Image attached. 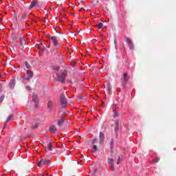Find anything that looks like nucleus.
<instances>
[{
  "label": "nucleus",
  "instance_id": "obj_1",
  "mask_svg": "<svg viewBox=\"0 0 176 176\" xmlns=\"http://www.w3.org/2000/svg\"><path fill=\"white\" fill-rule=\"evenodd\" d=\"M67 75H68V72L67 70H64L57 75V80L60 82V83H65V78H67Z\"/></svg>",
  "mask_w": 176,
  "mask_h": 176
},
{
  "label": "nucleus",
  "instance_id": "obj_2",
  "mask_svg": "<svg viewBox=\"0 0 176 176\" xmlns=\"http://www.w3.org/2000/svg\"><path fill=\"white\" fill-rule=\"evenodd\" d=\"M60 102L63 108H65V107H67V104H68V101H67V98H65V96L64 95V94H61L60 95Z\"/></svg>",
  "mask_w": 176,
  "mask_h": 176
},
{
  "label": "nucleus",
  "instance_id": "obj_3",
  "mask_svg": "<svg viewBox=\"0 0 176 176\" xmlns=\"http://www.w3.org/2000/svg\"><path fill=\"white\" fill-rule=\"evenodd\" d=\"M26 75L23 77V80H30L34 76V73L31 70H27Z\"/></svg>",
  "mask_w": 176,
  "mask_h": 176
},
{
  "label": "nucleus",
  "instance_id": "obj_4",
  "mask_svg": "<svg viewBox=\"0 0 176 176\" xmlns=\"http://www.w3.org/2000/svg\"><path fill=\"white\" fill-rule=\"evenodd\" d=\"M50 40L52 41V43H54V46H55V47H60V44H58L57 36H52L50 37Z\"/></svg>",
  "mask_w": 176,
  "mask_h": 176
},
{
  "label": "nucleus",
  "instance_id": "obj_5",
  "mask_svg": "<svg viewBox=\"0 0 176 176\" xmlns=\"http://www.w3.org/2000/svg\"><path fill=\"white\" fill-rule=\"evenodd\" d=\"M124 42L127 43L128 45L129 46V49H134V45L133 44L131 39H130L129 37H124Z\"/></svg>",
  "mask_w": 176,
  "mask_h": 176
},
{
  "label": "nucleus",
  "instance_id": "obj_6",
  "mask_svg": "<svg viewBox=\"0 0 176 176\" xmlns=\"http://www.w3.org/2000/svg\"><path fill=\"white\" fill-rule=\"evenodd\" d=\"M53 109H54V104L53 103V102L52 100H50L47 102V112H52V111H53Z\"/></svg>",
  "mask_w": 176,
  "mask_h": 176
},
{
  "label": "nucleus",
  "instance_id": "obj_7",
  "mask_svg": "<svg viewBox=\"0 0 176 176\" xmlns=\"http://www.w3.org/2000/svg\"><path fill=\"white\" fill-rule=\"evenodd\" d=\"M107 163L110 164V168H111L112 171H115V162L113 161V159L109 158L107 160Z\"/></svg>",
  "mask_w": 176,
  "mask_h": 176
},
{
  "label": "nucleus",
  "instance_id": "obj_8",
  "mask_svg": "<svg viewBox=\"0 0 176 176\" xmlns=\"http://www.w3.org/2000/svg\"><path fill=\"white\" fill-rule=\"evenodd\" d=\"M45 151L46 152L48 151H53V146H52V143L50 142H47L45 144Z\"/></svg>",
  "mask_w": 176,
  "mask_h": 176
},
{
  "label": "nucleus",
  "instance_id": "obj_9",
  "mask_svg": "<svg viewBox=\"0 0 176 176\" xmlns=\"http://www.w3.org/2000/svg\"><path fill=\"white\" fill-rule=\"evenodd\" d=\"M104 140H105V134H104L102 132H100L99 135V143L100 144H104Z\"/></svg>",
  "mask_w": 176,
  "mask_h": 176
},
{
  "label": "nucleus",
  "instance_id": "obj_10",
  "mask_svg": "<svg viewBox=\"0 0 176 176\" xmlns=\"http://www.w3.org/2000/svg\"><path fill=\"white\" fill-rule=\"evenodd\" d=\"M35 6H38V0H32L28 9H32V8H35Z\"/></svg>",
  "mask_w": 176,
  "mask_h": 176
},
{
  "label": "nucleus",
  "instance_id": "obj_11",
  "mask_svg": "<svg viewBox=\"0 0 176 176\" xmlns=\"http://www.w3.org/2000/svg\"><path fill=\"white\" fill-rule=\"evenodd\" d=\"M19 43L22 47H24V45H27V43L25 42V40H24L23 37L20 38Z\"/></svg>",
  "mask_w": 176,
  "mask_h": 176
},
{
  "label": "nucleus",
  "instance_id": "obj_12",
  "mask_svg": "<svg viewBox=\"0 0 176 176\" xmlns=\"http://www.w3.org/2000/svg\"><path fill=\"white\" fill-rule=\"evenodd\" d=\"M115 124V133H118L119 131V122L118 121H114Z\"/></svg>",
  "mask_w": 176,
  "mask_h": 176
},
{
  "label": "nucleus",
  "instance_id": "obj_13",
  "mask_svg": "<svg viewBox=\"0 0 176 176\" xmlns=\"http://www.w3.org/2000/svg\"><path fill=\"white\" fill-rule=\"evenodd\" d=\"M49 130L51 131V133H56V131H57V128L52 125L50 127Z\"/></svg>",
  "mask_w": 176,
  "mask_h": 176
},
{
  "label": "nucleus",
  "instance_id": "obj_14",
  "mask_svg": "<svg viewBox=\"0 0 176 176\" xmlns=\"http://www.w3.org/2000/svg\"><path fill=\"white\" fill-rule=\"evenodd\" d=\"M123 81L124 82H129V76L127 75V73L123 74Z\"/></svg>",
  "mask_w": 176,
  "mask_h": 176
},
{
  "label": "nucleus",
  "instance_id": "obj_15",
  "mask_svg": "<svg viewBox=\"0 0 176 176\" xmlns=\"http://www.w3.org/2000/svg\"><path fill=\"white\" fill-rule=\"evenodd\" d=\"M15 85H16V80H11L10 82V87L11 89H13Z\"/></svg>",
  "mask_w": 176,
  "mask_h": 176
},
{
  "label": "nucleus",
  "instance_id": "obj_16",
  "mask_svg": "<svg viewBox=\"0 0 176 176\" xmlns=\"http://www.w3.org/2000/svg\"><path fill=\"white\" fill-rule=\"evenodd\" d=\"M25 67L27 68L28 71L31 69V65L27 61L25 62Z\"/></svg>",
  "mask_w": 176,
  "mask_h": 176
},
{
  "label": "nucleus",
  "instance_id": "obj_17",
  "mask_svg": "<svg viewBox=\"0 0 176 176\" xmlns=\"http://www.w3.org/2000/svg\"><path fill=\"white\" fill-rule=\"evenodd\" d=\"M13 119V114H10V116H8L7 120H6V123L9 122V120H12Z\"/></svg>",
  "mask_w": 176,
  "mask_h": 176
},
{
  "label": "nucleus",
  "instance_id": "obj_18",
  "mask_svg": "<svg viewBox=\"0 0 176 176\" xmlns=\"http://www.w3.org/2000/svg\"><path fill=\"white\" fill-rule=\"evenodd\" d=\"M49 163H50V160H45L43 162V166H46V165L49 164Z\"/></svg>",
  "mask_w": 176,
  "mask_h": 176
},
{
  "label": "nucleus",
  "instance_id": "obj_19",
  "mask_svg": "<svg viewBox=\"0 0 176 176\" xmlns=\"http://www.w3.org/2000/svg\"><path fill=\"white\" fill-rule=\"evenodd\" d=\"M113 118H118V116H119V113H118V111L113 109Z\"/></svg>",
  "mask_w": 176,
  "mask_h": 176
},
{
  "label": "nucleus",
  "instance_id": "obj_20",
  "mask_svg": "<svg viewBox=\"0 0 176 176\" xmlns=\"http://www.w3.org/2000/svg\"><path fill=\"white\" fill-rule=\"evenodd\" d=\"M32 100H34V101H36L37 98H38V96H36V94H33L32 95Z\"/></svg>",
  "mask_w": 176,
  "mask_h": 176
},
{
  "label": "nucleus",
  "instance_id": "obj_21",
  "mask_svg": "<svg viewBox=\"0 0 176 176\" xmlns=\"http://www.w3.org/2000/svg\"><path fill=\"white\" fill-rule=\"evenodd\" d=\"M93 152H97V151H98V148L97 147L96 145L93 146Z\"/></svg>",
  "mask_w": 176,
  "mask_h": 176
},
{
  "label": "nucleus",
  "instance_id": "obj_22",
  "mask_svg": "<svg viewBox=\"0 0 176 176\" xmlns=\"http://www.w3.org/2000/svg\"><path fill=\"white\" fill-rule=\"evenodd\" d=\"M103 25H104L102 24V23H99L98 24V25H96V27H98V28H99V29H101V28H102Z\"/></svg>",
  "mask_w": 176,
  "mask_h": 176
},
{
  "label": "nucleus",
  "instance_id": "obj_23",
  "mask_svg": "<svg viewBox=\"0 0 176 176\" xmlns=\"http://www.w3.org/2000/svg\"><path fill=\"white\" fill-rule=\"evenodd\" d=\"M38 167H41V166H43V160H40L38 162Z\"/></svg>",
  "mask_w": 176,
  "mask_h": 176
},
{
  "label": "nucleus",
  "instance_id": "obj_24",
  "mask_svg": "<svg viewBox=\"0 0 176 176\" xmlns=\"http://www.w3.org/2000/svg\"><path fill=\"white\" fill-rule=\"evenodd\" d=\"M107 90L109 91V94H111V93H112V87L109 86Z\"/></svg>",
  "mask_w": 176,
  "mask_h": 176
},
{
  "label": "nucleus",
  "instance_id": "obj_25",
  "mask_svg": "<svg viewBox=\"0 0 176 176\" xmlns=\"http://www.w3.org/2000/svg\"><path fill=\"white\" fill-rule=\"evenodd\" d=\"M26 17H27V14L23 13V15L21 16V20H25Z\"/></svg>",
  "mask_w": 176,
  "mask_h": 176
},
{
  "label": "nucleus",
  "instance_id": "obj_26",
  "mask_svg": "<svg viewBox=\"0 0 176 176\" xmlns=\"http://www.w3.org/2000/svg\"><path fill=\"white\" fill-rule=\"evenodd\" d=\"M3 100H5V96L2 95L0 97V103L2 102L3 101Z\"/></svg>",
  "mask_w": 176,
  "mask_h": 176
},
{
  "label": "nucleus",
  "instance_id": "obj_27",
  "mask_svg": "<svg viewBox=\"0 0 176 176\" xmlns=\"http://www.w3.org/2000/svg\"><path fill=\"white\" fill-rule=\"evenodd\" d=\"M110 148H113V139H112L110 142Z\"/></svg>",
  "mask_w": 176,
  "mask_h": 176
},
{
  "label": "nucleus",
  "instance_id": "obj_28",
  "mask_svg": "<svg viewBox=\"0 0 176 176\" xmlns=\"http://www.w3.org/2000/svg\"><path fill=\"white\" fill-rule=\"evenodd\" d=\"M117 164H120V156H118V158L117 160Z\"/></svg>",
  "mask_w": 176,
  "mask_h": 176
},
{
  "label": "nucleus",
  "instance_id": "obj_29",
  "mask_svg": "<svg viewBox=\"0 0 176 176\" xmlns=\"http://www.w3.org/2000/svg\"><path fill=\"white\" fill-rule=\"evenodd\" d=\"M91 142H92V144L94 145V144H96V142H97V139L92 140Z\"/></svg>",
  "mask_w": 176,
  "mask_h": 176
},
{
  "label": "nucleus",
  "instance_id": "obj_30",
  "mask_svg": "<svg viewBox=\"0 0 176 176\" xmlns=\"http://www.w3.org/2000/svg\"><path fill=\"white\" fill-rule=\"evenodd\" d=\"M6 126H8V123L6 121V123L3 126V129H6Z\"/></svg>",
  "mask_w": 176,
  "mask_h": 176
},
{
  "label": "nucleus",
  "instance_id": "obj_31",
  "mask_svg": "<svg viewBox=\"0 0 176 176\" xmlns=\"http://www.w3.org/2000/svg\"><path fill=\"white\" fill-rule=\"evenodd\" d=\"M160 158H156L155 159V163H158V162H160Z\"/></svg>",
  "mask_w": 176,
  "mask_h": 176
},
{
  "label": "nucleus",
  "instance_id": "obj_32",
  "mask_svg": "<svg viewBox=\"0 0 176 176\" xmlns=\"http://www.w3.org/2000/svg\"><path fill=\"white\" fill-rule=\"evenodd\" d=\"M54 69H56V71H58L60 69V67H57L54 68Z\"/></svg>",
  "mask_w": 176,
  "mask_h": 176
},
{
  "label": "nucleus",
  "instance_id": "obj_33",
  "mask_svg": "<svg viewBox=\"0 0 176 176\" xmlns=\"http://www.w3.org/2000/svg\"><path fill=\"white\" fill-rule=\"evenodd\" d=\"M111 151V153H113V148H110Z\"/></svg>",
  "mask_w": 176,
  "mask_h": 176
},
{
  "label": "nucleus",
  "instance_id": "obj_34",
  "mask_svg": "<svg viewBox=\"0 0 176 176\" xmlns=\"http://www.w3.org/2000/svg\"><path fill=\"white\" fill-rule=\"evenodd\" d=\"M58 126H61V124H60V122H58Z\"/></svg>",
  "mask_w": 176,
  "mask_h": 176
},
{
  "label": "nucleus",
  "instance_id": "obj_35",
  "mask_svg": "<svg viewBox=\"0 0 176 176\" xmlns=\"http://www.w3.org/2000/svg\"><path fill=\"white\" fill-rule=\"evenodd\" d=\"M32 129H33V130H35V129H36V127H33Z\"/></svg>",
  "mask_w": 176,
  "mask_h": 176
},
{
  "label": "nucleus",
  "instance_id": "obj_36",
  "mask_svg": "<svg viewBox=\"0 0 176 176\" xmlns=\"http://www.w3.org/2000/svg\"><path fill=\"white\" fill-rule=\"evenodd\" d=\"M62 122H64V119L61 118Z\"/></svg>",
  "mask_w": 176,
  "mask_h": 176
},
{
  "label": "nucleus",
  "instance_id": "obj_37",
  "mask_svg": "<svg viewBox=\"0 0 176 176\" xmlns=\"http://www.w3.org/2000/svg\"><path fill=\"white\" fill-rule=\"evenodd\" d=\"M36 107H38V104H36Z\"/></svg>",
  "mask_w": 176,
  "mask_h": 176
},
{
  "label": "nucleus",
  "instance_id": "obj_38",
  "mask_svg": "<svg viewBox=\"0 0 176 176\" xmlns=\"http://www.w3.org/2000/svg\"><path fill=\"white\" fill-rule=\"evenodd\" d=\"M81 9H83V8H81Z\"/></svg>",
  "mask_w": 176,
  "mask_h": 176
},
{
  "label": "nucleus",
  "instance_id": "obj_39",
  "mask_svg": "<svg viewBox=\"0 0 176 176\" xmlns=\"http://www.w3.org/2000/svg\"><path fill=\"white\" fill-rule=\"evenodd\" d=\"M0 76H1V74H0Z\"/></svg>",
  "mask_w": 176,
  "mask_h": 176
}]
</instances>
